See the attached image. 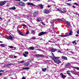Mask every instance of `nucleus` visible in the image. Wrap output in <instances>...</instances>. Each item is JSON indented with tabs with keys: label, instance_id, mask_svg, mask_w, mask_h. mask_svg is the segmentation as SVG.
<instances>
[{
	"label": "nucleus",
	"instance_id": "2f4dec72",
	"mask_svg": "<svg viewBox=\"0 0 79 79\" xmlns=\"http://www.w3.org/2000/svg\"><path fill=\"white\" fill-rule=\"evenodd\" d=\"M67 5L69 6H71V4L70 3H67Z\"/></svg>",
	"mask_w": 79,
	"mask_h": 79
},
{
	"label": "nucleus",
	"instance_id": "4d7b16f0",
	"mask_svg": "<svg viewBox=\"0 0 79 79\" xmlns=\"http://www.w3.org/2000/svg\"><path fill=\"white\" fill-rule=\"evenodd\" d=\"M0 19H1V20H3L2 18H1V17H0Z\"/></svg>",
	"mask_w": 79,
	"mask_h": 79
},
{
	"label": "nucleus",
	"instance_id": "6e6d98bb",
	"mask_svg": "<svg viewBox=\"0 0 79 79\" xmlns=\"http://www.w3.org/2000/svg\"><path fill=\"white\" fill-rule=\"evenodd\" d=\"M63 11L64 12V13H66V10H63Z\"/></svg>",
	"mask_w": 79,
	"mask_h": 79
},
{
	"label": "nucleus",
	"instance_id": "774afa93",
	"mask_svg": "<svg viewBox=\"0 0 79 79\" xmlns=\"http://www.w3.org/2000/svg\"><path fill=\"white\" fill-rule=\"evenodd\" d=\"M0 43H3V42L1 41H0Z\"/></svg>",
	"mask_w": 79,
	"mask_h": 79
},
{
	"label": "nucleus",
	"instance_id": "393cba45",
	"mask_svg": "<svg viewBox=\"0 0 79 79\" xmlns=\"http://www.w3.org/2000/svg\"><path fill=\"white\" fill-rule=\"evenodd\" d=\"M37 22H40V20H41L40 18H37Z\"/></svg>",
	"mask_w": 79,
	"mask_h": 79
},
{
	"label": "nucleus",
	"instance_id": "39448f33",
	"mask_svg": "<svg viewBox=\"0 0 79 79\" xmlns=\"http://www.w3.org/2000/svg\"><path fill=\"white\" fill-rule=\"evenodd\" d=\"M60 75L61 76L62 78H63V79H64V78H66V75H64L62 73H60Z\"/></svg>",
	"mask_w": 79,
	"mask_h": 79
},
{
	"label": "nucleus",
	"instance_id": "c85d7f7f",
	"mask_svg": "<svg viewBox=\"0 0 79 79\" xmlns=\"http://www.w3.org/2000/svg\"><path fill=\"white\" fill-rule=\"evenodd\" d=\"M68 36H69V35H63V36H62V37H68Z\"/></svg>",
	"mask_w": 79,
	"mask_h": 79
},
{
	"label": "nucleus",
	"instance_id": "1a4fd4ad",
	"mask_svg": "<svg viewBox=\"0 0 79 79\" xmlns=\"http://www.w3.org/2000/svg\"><path fill=\"white\" fill-rule=\"evenodd\" d=\"M57 50H57V49L53 48H52V49H51V50H50L51 52H55V51H56Z\"/></svg>",
	"mask_w": 79,
	"mask_h": 79
},
{
	"label": "nucleus",
	"instance_id": "72a5a7b5",
	"mask_svg": "<svg viewBox=\"0 0 79 79\" xmlns=\"http://www.w3.org/2000/svg\"><path fill=\"white\" fill-rule=\"evenodd\" d=\"M29 30H28L27 31V32L25 34H29Z\"/></svg>",
	"mask_w": 79,
	"mask_h": 79
},
{
	"label": "nucleus",
	"instance_id": "37998d69",
	"mask_svg": "<svg viewBox=\"0 0 79 79\" xmlns=\"http://www.w3.org/2000/svg\"><path fill=\"white\" fill-rule=\"evenodd\" d=\"M33 40H35V39H36V38H35L34 37H33L32 38Z\"/></svg>",
	"mask_w": 79,
	"mask_h": 79
},
{
	"label": "nucleus",
	"instance_id": "4be33fe9",
	"mask_svg": "<svg viewBox=\"0 0 79 79\" xmlns=\"http://www.w3.org/2000/svg\"><path fill=\"white\" fill-rule=\"evenodd\" d=\"M6 45L4 44H1L0 45V46H1V47H5Z\"/></svg>",
	"mask_w": 79,
	"mask_h": 79
},
{
	"label": "nucleus",
	"instance_id": "f03ea898",
	"mask_svg": "<svg viewBox=\"0 0 79 79\" xmlns=\"http://www.w3.org/2000/svg\"><path fill=\"white\" fill-rule=\"evenodd\" d=\"M19 6H26V4H25V3L23 2H19Z\"/></svg>",
	"mask_w": 79,
	"mask_h": 79
},
{
	"label": "nucleus",
	"instance_id": "8fccbe9b",
	"mask_svg": "<svg viewBox=\"0 0 79 79\" xmlns=\"http://www.w3.org/2000/svg\"><path fill=\"white\" fill-rule=\"evenodd\" d=\"M77 34H79V30H78L77 31Z\"/></svg>",
	"mask_w": 79,
	"mask_h": 79
},
{
	"label": "nucleus",
	"instance_id": "864d4df0",
	"mask_svg": "<svg viewBox=\"0 0 79 79\" xmlns=\"http://www.w3.org/2000/svg\"><path fill=\"white\" fill-rule=\"evenodd\" d=\"M22 79H26V78L24 77H23L22 78Z\"/></svg>",
	"mask_w": 79,
	"mask_h": 79
},
{
	"label": "nucleus",
	"instance_id": "a878e982",
	"mask_svg": "<svg viewBox=\"0 0 79 79\" xmlns=\"http://www.w3.org/2000/svg\"><path fill=\"white\" fill-rule=\"evenodd\" d=\"M47 70L46 68H45L44 69L42 68V70L43 71H44V72H45V71H46Z\"/></svg>",
	"mask_w": 79,
	"mask_h": 79
},
{
	"label": "nucleus",
	"instance_id": "c03bdc74",
	"mask_svg": "<svg viewBox=\"0 0 79 79\" xmlns=\"http://www.w3.org/2000/svg\"><path fill=\"white\" fill-rule=\"evenodd\" d=\"M48 8H50V7H51V5H48Z\"/></svg>",
	"mask_w": 79,
	"mask_h": 79
},
{
	"label": "nucleus",
	"instance_id": "4c0bfd02",
	"mask_svg": "<svg viewBox=\"0 0 79 79\" xmlns=\"http://www.w3.org/2000/svg\"><path fill=\"white\" fill-rule=\"evenodd\" d=\"M25 61H22L20 62V63H24Z\"/></svg>",
	"mask_w": 79,
	"mask_h": 79
},
{
	"label": "nucleus",
	"instance_id": "473e14b6",
	"mask_svg": "<svg viewBox=\"0 0 79 79\" xmlns=\"http://www.w3.org/2000/svg\"><path fill=\"white\" fill-rule=\"evenodd\" d=\"M72 44H75L76 45V43L75 41H73L72 42Z\"/></svg>",
	"mask_w": 79,
	"mask_h": 79
},
{
	"label": "nucleus",
	"instance_id": "603ef678",
	"mask_svg": "<svg viewBox=\"0 0 79 79\" xmlns=\"http://www.w3.org/2000/svg\"><path fill=\"white\" fill-rule=\"evenodd\" d=\"M67 1H68V2H71L72 0H67Z\"/></svg>",
	"mask_w": 79,
	"mask_h": 79
},
{
	"label": "nucleus",
	"instance_id": "0eeeda50",
	"mask_svg": "<svg viewBox=\"0 0 79 79\" xmlns=\"http://www.w3.org/2000/svg\"><path fill=\"white\" fill-rule=\"evenodd\" d=\"M6 39H9L10 40H13V37L11 36H10L6 37Z\"/></svg>",
	"mask_w": 79,
	"mask_h": 79
},
{
	"label": "nucleus",
	"instance_id": "ea45409f",
	"mask_svg": "<svg viewBox=\"0 0 79 79\" xmlns=\"http://www.w3.org/2000/svg\"><path fill=\"white\" fill-rule=\"evenodd\" d=\"M58 53H62V52H61V51L59 50H58Z\"/></svg>",
	"mask_w": 79,
	"mask_h": 79
},
{
	"label": "nucleus",
	"instance_id": "6ab92c4d",
	"mask_svg": "<svg viewBox=\"0 0 79 79\" xmlns=\"http://www.w3.org/2000/svg\"><path fill=\"white\" fill-rule=\"evenodd\" d=\"M67 73L68 74L69 76H70L72 77V76L71 75V73H70V71H67Z\"/></svg>",
	"mask_w": 79,
	"mask_h": 79
},
{
	"label": "nucleus",
	"instance_id": "f8f14e48",
	"mask_svg": "<svg viewBox=\"0 0 79 79\" xmlns=\"http://www.w3.org/2000/svg\"><path fill=\"white\" fill-rule=\"evenodd\" d=\"M29 50H34L35 49V48H34V47H30L29 48Z\"/></svg>",
	"mask_w": 79,
	"mask_h": 79
},
{
	"label": "nucleus",
	"instance_id": "bb28decb",
	"mask_svg": "<svg viewBox=\"0 0 79 79\" xmlns=\"http://www.w3.org/2000/svg\"><path fill=\"white\" fill-rule=\"evenodd\" d=\"M31 32L32 34H35V31H34V30H31Z\"/></svg>",
	"mask_w": 79,
	"mask_h": 79
},
{
	"label": "nucleus",
	"instance_id": "f257e3e1",
	"mask_svg": "<svg viewBox=\"0 0 79 79\" xmlns=\"http://www.w3.org/2000/svg\"><path fill=\"white\" fill-rule=\"evenodd\" d=\"M59 58H60V57H53L52 59L53 60H54V61L55 63H61V61H60V60L57 59Z\"/></svg>",
	"mask_w": 79,
	"mask_h": 79
},
{
	"label": "nucleus",
	"instance_id": "5fc2aeb1",
	"mask_svg": "<svg viewBox=\"0 0 79 79\" xmlns=\"http://www.w3.org/2000/svg\"><path fill=\"white\" fill-rule=\"evenodd\" d=\"M42 24H43V25H45V24H44V23L43 22H42Z\"/></svg>",
	"mask_w": 79,
	"mask_h": 79
},
{
	"label": "nucleus",
	"instance_id": "de8ad7c7",
	"mask_svg": "<svg viewBox=\"0 0 79 79\" xmlns=\"http://www.w3.org/2000/svg\"><path fill=\"white\" fill-rule=\"evenodd\" d=\"M74 4L75 5H77L78 4H77V3L75 2V3H74Z\"/></svg>",
	"mask_w": 79,
	"mask_h": 79
},
{
	"label": "nucleus",
	"instance_id": "09e8293b",
	"mask_svg": "<svg viewBox=\"0 0 79 79\" xmlns=\"http://www.w3.org/2000/svg\"><path fill=\"white\" fill-rule=\"evenodd\" d=\"M15 0V1H18V2H21V0Z\"/></svg>",
	"mask_w": 79,
	"mask_h": 79
},
{
	"label": "nucleus",
	"instance_id": "7ed1b4c3",
	"mask_svg": "<svg viewBox=\"0 0 79 79\" xmlns=\"http://www.w3.org/2000/svg\"><path fill=\"white\" fill-rule=\"evenodd\" d=\"M6 2L5 1H4L1 2H0V6H3L4 5Z\"/></svg>",
	"mask_w": 79,
	"mask_h": 79
},
{
	"label": "nucleus",
	"instance_id": "7c9ffc66",
	"mask_svg": "<svg viewBox=\"0 0 79 79\" xmlns=\"http://www.w3.org/2000/svg\"><path fill=\"white\" fill-rule=\"evenodd\" d=\"M19 34L21 35H24L23 34V33L21 32H19Z\"/></svg>",
	"mask_w": 79,
	"mask_h": 79
},
{
	"label": "nucleus",
	"instance_id": "69168bd1",
	"mask_svg": "<svg viewBox=\"0 0 79 79\" xmlns=\"http://www.w3.org/2000/svg\"><path fill=\"white\" fill-rule=\"evenodd\" d=\"M65 51H68V49H66V50H65Z\"/></svg>",
	"mask_w": 79,
	"mask_h": 79
},
{
	"label": "nucleus",
	"instance_id": "b1692460",
	"mask_svg": "<svg viewBox=\"0 0 79 79\" xmlns=\"http://www.w3.org/2000/svg\"><path fill=\"white\" fill-rule=\"evenodd\" d=\"M66 23L69 26H71V24H70V23L68 22H66Z\"/></svg>",
	"mask_w": 79,
	"mask_h": 79
},
{
	"label": "nucleus",
	"instance_id": "e433bc0d",
	"mask_svg": "<svg viewBox=\"0 0 79 79\" xmlns=\"http://www.w3.org/2000/svg\"><path fill=\"white\" fill-rule=\"evenodd\" d=\"M0 73H4V70H1L0 71Z\"/></svg>",
	"mask_w": 79,
	"mask_h": 79
},
{
	"label": "nucleus",
	"instance_id": "c9c22d12",
	"mask_svg": "<svg viewBox=\"0 0 79 79\" xmlns=\"http://www.w3.org/2000/svg\"><path fill=\"white\" fill-rule=\"evenodd\" d=\"M14 65L13 64H8V65H9V66H11V65Z\"/></svg>",
	"mask_w": 79,
	"mask_h": 79
},
{
	"label": "nucleus",
	"instance_id": "dca6fc26",
	"mask_svg": "<svg viewBox=\"0 0 79 79\" xmlns=\"http://www.w3.org/2000/svg\"><path fill=\"white\" fill-rule=\"evenodd\" d=\"M9 10H16V7H14L11 8H10Z\"/></svg>",
	"mask_w": 79,
	"mask_h": 79
},
{
	"label": "nucleus",
	"instance_id": "680f3d73",
	"mask_svg": "<svg viewBox=\"0 0 79 79\" xmlns=\"http://www.w3.org/2000/svg\"><path fill=\"white\" fill-rule=\"evenodd\" d=\"M73 8H76V6H73Z\"/></svg>",
	"mask_w": 79,
	"mask_h": 79
},
{
	"label": "nucleus",
	"instance_id": "6e6552de",
	"mask_svg": "<svg viewBox=\"0 0 79 79\" xmlns=\"http://www.w3.org/2000/svg\"><path fill=\"white\" fill-rule=\"evenodd\" d=\"M70 72L71 73H72V74H75V75H77V72L76 71L72 70L70 71Z\"/></svg>",
	"mask_w": 79,
	"mask_h": 79
},
{
	"label": "nucleus",
	"instance_id": "e2e57ef3",
	"mask_svg": "<svg viewBox=\"0 0 79 79\" xmlns=\"http://www.w3.org/2000/svg\"><path fill=\"white\" fill-rule=\"evenodd\" d=\"M23 1H24V2H26V1H27V0H23Z\"/></svg>",
	"mask_w": 79,
	"mask_h": 79
},
{
	"label": "nucleus",
	"instance_id": "a211bd4d",
	"mask_svg": "<svg viewBox=\"0 0 79 79\" xmlns=\"http://www.w3.org/2000/svg\"><path fill=\"white\" fill-rule=\"evenodd\" d=\"M37 15H38V12H35L34 13V16H35H35H37Z\"/></svg>",
	"mask_w": 79,
	"mask_h": 79
},
{
	"label": "nucleus",
	"instance_id": "9d476101",
	"mask_svg": "<svg viewBox=\"0 0 79 79\" xmlns=\"http://www.w3.org/2000/svg\"><path fill=\"white\" fill-rule=\"evenodd\" d=\"M36 56L38 57H40V58H42V57H43L44 56L42 55L36 54Z\"/></svg>",
	"mask_w": 79,
	"mask_h": 79
},
{
	"label": "nucleus",
	"instance_id": "338daca9",
	"mask_svg": "<svg viewBox=\"0 0 79 79\" xmlns=\"http://www.w3.org/2000/svg\"><path fill=\"white\" fill-rule=\"evenodd\" d=\"M49 42H51V41L50 40H49L48 41Z\"/></svg>",
	"mask_w": 79,
	"mask_h": 79
},
{
	"label": "nucleus",
	"instance_id": "20e7f679",
	"mask_svg": "<svg viewBox=\"0 0 79 79\" xmlns=\"http://www.w3.org/2000/svg\"><path fill=\"white\" fill-rule=\"evenodd\" d=\"M44 13V14H48L50 13V11L47 10L45 9L43 11Z\"/></svg>",
	"mask_w": 79,
	"mask_h": 79
},
{
	"label": "nucleus",
	"instance_id": "0e129e2a",
	"mask_svg": "<svg viewBox=\"0 0 79 79\" xmlns=\"http://www.w3.org/2000/svg\"><path fill=\"white\" fill-rule=\"evenodd\" d=\"M59 36H60V37H62L63 36V35H59Z\"/></svg>",
	"mask_w": 79,
	"mask_h": 79
},
{
	"label": "nucleus",
	"instance_id": "a18cd8bd",
	"mask_svg": "<svg viewBox=\"0 0 79 79\" xmlns=\"http://www.w3.org/2000/svg\"><path fill=\"white\" fill-rule=\"evenodd\" d=\"M17 31H18L19 33V32H21V31H20V30H17Z\"/></svg>",
	"mask_w": 79,
	"mask_h": 79
},
{
	"label": "nucleus",
	"instance_id": "5701e85b",
	"mask_svg": "<svg viewBox=\"0 0 79 79\" xmlns=\"http://www.w3.org/2000/svg\"><path fill=\"white\" fill-rule=\"evenodd\" d=\"M72 33H73L72 29H71L70 30V32H69V35H72Z\"/></svg>",
	"mask_w": 79,
	"mask_h": 79
},
{
	"label": "nucleus",
	"instance_id": "f704fd0d",
	"mask_svg": "<svg viewBox=\"0 0 79 79\" xmlns=\"http://www.w3.org/2000/svg\"><path fill=\"white\" fill-rule=\"evenodd\" d=\"M25 53L26 55H28V54H29V52H25Z\"/></svg>",
	"mask_w": 79,
	"mask_h": 79
},
{
	"label": "nucleus",
	"instance_id": "49530a36",
	"mask_svg": "<svg viewBox=\"0 0 79 79\" xmlns=\"http://www.w3.org/2000/svg\"><path fill=\"white\" fill-rule=\"evenodd\" d=\"M6 66L7 68H8L9 67H10V66L8 65V64H7V65H6Z\"/></svg>",
	"mask_w": 79,
	"mask_h": 79
},
{
	"label": "nucleus",
	"instance_id": "c756f323",
	"mask_svg": "<svg viewBox=\"0 0 79 79\" xmlns=\"http://www.w3.org/2000/svg\"><path fill=\"white\" fill-rule=\"evenodd\" d=\"M8 47H9V48H14V47H13V46H8Z\"/></svg>",
	"mask_w": 79,
	"mask_h": 79
},
{
	"label": "nucleus",
	"instance_id": "79ce46f5",
	"mask_svg": "<svg viewBox=\"0 0 79 79\" xmlns=\"http://www.w3.org/2000/svg\"><path fill=\"white\" fill-rule=\"evenodd\" d=\"M22 26H24L25 27H26V26H27L26 25H24V24H22Z\"/></svg>",
	"mask_w": 79,
	"mask_h": 79
},
{
	"label": "nucleus",
	"instance_id": "052dcab7",
	"mask_svg": "<svg viewBox=\"0 0 79 79\" xmlns=\"http://www.w3.org/2000/svg\"><path fill=\"white\" fill-rule=\"evenodd\" d=\"M1 75H2V73H0V76H1Z\"/></svg>",
	"mask_w": 79,
	"mask_h": 79
},
{
	"label": "nucleus",
	"instance_id": "2eb2a0df",
	"mask_svg": "<svg viewBox=\"0 0 79 79\" xmlns=\"http://www.w3.org/2000/svg\"><path fill=\"white\" fill-rule=\"evenodd\" d=\"M71 65V64L69 63H68L67 64L65 65V68H68L67 66H69Z\"/></svg>",
	"mask_w": 79,
	"mask_h": 79
},
{
	"label": "nucleus",
	"instance_id": "cd10ccee",
	"mask_svg": "<svg viewBox=\"0 0 79 79\" xmlns=\"http://www.w3.org/2000/svg\"><path fill=\"white\" fill-rule=\"evenodd\" d=\"M23 69L27 70V69H29V68H28V67H26V68H23Z\"/></svg>",
	"mask_w": 79,
	"mask_h": 79
},
{
	"label": "nucleus",
	"instance_id": "58836bf2",
	"mask_svg": "<svg viewBox=\"0 0 79 79\" xmlns=\"http://www.w3.org/2000/svg\"><path fill=\"white\" fill-rule=\"evenodd\" d=\"M60 13H64L63 11H62L61 10H60Z\"/></svg>",
	"mask_w": 79,
	"mask_h": 79
},
{
	"label": "nucleus",
	"instance_id": "423d86ee",
	"mask_svg": "<svg viewBox=\"0 0 79 79\" xmlns=\"http://www.w3.org/2000/svg\"><path fill=\"white\" fill-rule=\"evenodd\" d=\"M45 34H46V32L42 31L38 35L39 36H41V35Z\"/></svg>",
	"mask_w": 79,
	"mask_h": 79
},
{
	"label": "nucleus",
	"instance_id": "ddd939ff",
	"mask_svg": "<svg viewBox=\"0 0 79 79\" xmlns=\"http://www.w3.org/2000/svg\"><path fill=\"white\" fill-rule=\"evenodd\" d=\"M29 65V63H28V62H26L24 64V65L25 66H28Z\"/></svg>",
	"mask_w": 79,
	"mask_h": 79
},
{
	"label": "nucleus",
	"instance_id": "f3484780",
	"mask_svg": "<svg viewBox=\"0 0 79 79\" xmlns=\"http://www.w3.org/2000/svg\"><path fill=\"white\" fill-rule=\"evenodd\" d=\"M71 68H75V69H77V70H79V68L77 67L71 66Z\"/></svg>",
	"mask_w": 79,
	"mask_h": 79
},
{
	"label": "nucleus",
	"instance_id": "13d9d810",
	"mask_svg": "<svg viewBox=\"0 0 79 79\" xmlns=\"http://www.w3.org/2000/svg\"><path fill=\"white\" fill-rule=\"evenodd\" d=\"M75 36H76V37H78V35L77 34L75 35Z\"/></svg>",
	"mask_w": 79,
	"mask_h": 79
},
{
	"label": "nucleus",
	"instance_id": "a19ab883",
	"mask_svg": "<svg viewBox=\"0 0 79 79\" xmlns=\"http://www.w3.org/2000/svg\"><path fill=\"white\" fill-rule=\"evenodd\" d=\"M23 56H25V57H27V55H26V54H23Z\"/></svg>",
	"mask_w": 79,
	"mask_h": 79
},
{
	"label": "nucleus",
	"instance_id": "3c124183",
	"mask_svg": "<svg viewBox=\"0 0 79 79\" xmlns=\"http://www.w3.org/2000/svg\"><path fill=\"white\" fill-rule=\"evenodd\" d=\"M4 79H7V78H6V77H3Z\"/></svg>",
	"mask_w": 79,
	"mask_h": 79
},
{
	"label": "nucleus",
	"instance_id": "4468645a",
	"mask_svg": "<svg viewBox=\"0 0 79 79\" xmlns=\"http://www.w3.org/2000/svg\"><path fill=\"white\" fill-rule=\"evenodd\" d=\"M56 19L58 21H64V19H63V18H62V19Z\"/></svg>",
	"mask_w": 79,
	"mask_h": 79
},
{
	"label": "nucleus",
	"instance_id": "412c9836",
	"mask_svg": "<svg viewBox=\"0 0 79 79\" xmlns=\"http://www.w3.org/2000/svg\"><path fill=\"white\" fill-rule=\"evenodd\" d=\"M39 6H40V7L41 9H43L44 7H43V5L42 4H39Z\"/></svg>",
	"mask_w": 79,
	"mask_h": 79
},
{
	"label": "nucleus",
	"instance_id": "9b49d317",
	"mask_svg": "<svg viewBox=\"0 0 79 79\" xmlns=\"http://www.w3.org/2000/svg\"><path fill=\"white\" fill-rule=\"evenodd\" d=\"M61 58V59H64L65 60H68V58H67V57L64 56H62Z\"/></svg>",
	"mask_w": 79,
	"mask_h": 79
},
{
	"label": "nucleus",
	"instance_id": "aec40b11",
	"mask_svg": "<svg viewBox=\"0 0 79 79\" xmlns=\"http://www.w3.org/2000/svg\"><path fill=\"white\" fill-rule=\"evenodd\" d=\"M27 4L28 5H32V6H34V5L32 4V3L28 2Z\"/></svg>",
	"mask_w": 79,
	"mask_h": 79
},
{
	"label": "nucleus",
	"instance_id": "bf43d9fd",
	"mask_svg": "<svg viewBox=\"0 0 79 79\" xmlns=\"http://www.w3.org/2000/svg\"><path fill=\"white\" fill-rule=\"evenodd\" d=\"M14 58H16V56H14Z\"/></svg>",
	"mask_w": 79,
	"mask_h": 79
}]
</instances>
